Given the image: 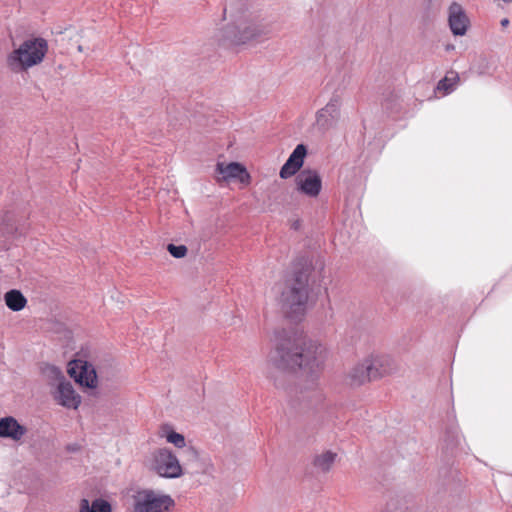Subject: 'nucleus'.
I'll list each match as a JSON object with an SVG mask.
<instances>
[{
	"mask_svg": "<svg viewBox=\"0 0 512 512\" xmlns=\"http://www.w3.org/2000/svg\"><path fill=\"white\" fill-rule=\"evenodd\" d=\"M276 348L271 355L273 364L282 370H304L312 381L324 362V348L304 338H291L285 330L276 331Z\"/></svg>",
	"mask_w": 512,
	"mask_h": 512,
	"instance_id": "nucleus-1",
	"label": "nucleus"
},
{
	"mask_svg": "<svg viewBox=\"0 0 512 512\" xmlns=\"http://www.w3.org/2000/svg\"><path fill=\"white\" fill-rule=\"evenodd\" d=\"M312 270V261L307 257H299L293 264L292 273L277 288L278 302L290 318H295L305 311Z\"/></svg>",
	"mask_w": 512,
	"mask_h": 512,
	"instance_id": "nucleus-2",
	"label": "nucleus"
},
{
	"mask_svg": "<svg viewBox=\"0 0 512 512\" xmlns=\"http://www.w3.org/2000/svg\"><path fill=\"white\" fill-rule=\"evenodd\" d=\"M47 51L48 43L44 38L25 40L19 48L8 55L7 65L14 72L27 70L41 63Z\"/></svg>",
	"mask_w": 512,
	"mask_h": 512,
	"instance_id": "nucleus-3",
	"label": "nucleus"
},
{
	"mask_svg": "<svg viewBox=\"0 0 512 512\" xmlns=\"http://www.w3.org/2000/svg\"><path fill=\"white\" fill-rule=\"evenodd\" d=\"M266 32L264 25L252 19L250 15L242 13L234 23L226 27L225 37L234 44H245Z\"/></svg>",
	"mask_w": 512,
	"mask_h": 512,
	"instance_id": "nucleus-4",
	"label": "nucleus"
},
{
	"mask_svg": "<svg viewBox=\"0 0 512 512\" xmlns=\"http://www.w3.org/2000/svg\"><path fill=\"white\" fill-rule=\"evenodd\" d=\"M175 506L170 495L154 490H140L134 496L133 512H169Z\"/></svg>",
	"mask_w": 512,
	"mask_h": 512,
	"instance_id": "nucleus-5",
	"label": "nucleus"
},
{
	"mask_svg": "<svg viewBox=\"0 0 512 512\" xmlns=\"http://www.w3.org/2000/svg\"><path fill=\"white\" fill-rule=\"evenodd\" d=\"M151 468L163 478L173 479L183 474L178 458L168 448H159L152 453Z\"/></svg>",
	"mask_w": 512,
	"mask_h": 512,
	"instance_id": "nucleus-6",
	"label": "nucleus"
},
{
	"mask_svg": "<svg viewBox=\"0 0 512 512\" xmlns=\"http://www.w3.org/2000/svg\"><path fill=\"white\" fill-rule=\"evenodd\" d=\"M49 371L56 378L61 379L54 393L55 400L63 407L77 409L81 403V397L75 392L72 383L65 379L62 371L58 367L50 366Z\"/></svg>",
	"mask_w": 512,
	"mask_h": 512,
	"instance_id": "nucleus-7",
	"label": "nucleus"
},
{
	"mask_svg": "<svg viewBox=\"0 0 512 512\" xmlns=\"http://www.w3.org/2000/svg\"><path fill=\"white\" fill-rule=\"evenodd\" d=\"M295 185L299 193L315 198L322 190V178L314 169H303L296 175Z\"/></svg>",
	"mask_w": 512,
	"mask_h": 512,
	"instance_id": "nucleus-8",
	"label": "nucleus"
},
{
	"mask_svg": "<svg viewBox=\"0 0 512 512\" xmlns=\"http://www.w3.org/2000/svg\"><path fill=\"white\" fill-rule=\"evenodd\" d=\"M341 105V96L339 94H333L325 107L317 111L316 123L321 130L326 131L336 126L340 119Z\"/></svg>",
	"mask_w": 512,
	"mask_h": 512,
	"instance_id": "nucleus-9",
	"label": "nucleus"
},
{
	"mask_svg": "<svg viewBox=\"0 0 512 512\" xmlns=\"http://www.w3.org/2000/svg\"><path fill=\"white\" fill-rule=\"evenodd\" d=\"M70 377L82 386L95 388L97 386V373L95 367L88 361L74 360L69 363Z\"/></svg>",
	"mask_w": 512,
	"mask_h": 512,
	"instance_id": "nucleus-10",
	"label": "nucleus"
},
{
	"mask_svg": "<svg viewBox=\"0 0 512 512\" xmlns=\"http://www.w3.org/2000/svg\"><path fill=\"white\" fill-rule=\"evenodd\" d=\"M366 359L370 368L372 380H377L392 373L397 367L395 360L390 355H371Z\"/></svg>",
	"mask_w": 512,
	"mask_h": 512,
	"instance_id": "nucleus-11",
	"label": "nucleus"
},
{
	"mask_svg": "<svg viewBox=\"0 0 512 512\" xmlns=\"http://www.w3.org/2000/svg\"><path fill=\"white\" fill-rule=\"evenodd\" d=\"M448 14L449 27L452 33L455 36L465 35L469 26V19L463 7L459 3L453 2L449 6Z\"/></svg>",
	"mask_w": 512,
	"mask_h": 512,
	"instance_id": "nucleus-12",
	"label": "nucleus"
},
{
	"mask_svg": "<svg viewBox=\"0 0 512 512\" xmlns=\"http://www.w3.org/2000/svg\"><path fill=\"white\" fill-rule=\"evenodd\" d=\"M216 172L219 175V181L238 179L241 183H245L250 178L245 167L237 162H231L227 165L224 163H217Z\"/></svg>",
	"mask_w": 512,
	"mask_h": 512,
	"instance_id": "nucleus-13",
	"label": "nucleus"
},
{
	"mask_svg": "<svg viewBox=\"0 0 512 512\" xmlns=\"http://www.w3.org/2000/svg\"><path fill=\"white\" fill-rule=\"evenodd\" d=\"M27 433L25 426L21 425L13 416L0 419V437L19 441Z\"/></svg>",
	"mask_w": 512,
	"mask_h": 512,
	"instance_id": "nucleus-14",
	"label": "nucleus"
},
{
	"mask_svg": "<svg viewBox=\"0 0 512 512\" xmlns=\"http://www.w3.org/2000/svg\"><path fill=\"white\" fill-rule=\"evenodd\" d=\"M348 379L352 386H360L366 382L373 381L367 359L351 369Z\"/></svg>",
	"mask_w": 512,
	"mask_h": 512,
	"instance_id": "nucleus-15",
	"label": "nucleus"
},
{
	"mask_svg": "<svg viewBox=\"0 0 512 512\" xmlns=\"http://www.w3.org/2000/svg\"><path fill=\"white\" fill-rule=\"evenodd\" d=\"M79 512H112L111 504L102 498H96L92 502L83 498L80 500Z\"/></svg>",
	"mask_w": 512,
	"mask_h": 512,
	"instance_id": "nucleus-16",
	"label": "nucleus"
},
{
	"mask_svg": "<svg viewBox=\"0 0 512 512\" xmlns=\"http://www.w3.org/2000/svg\"><path fill=\"white\" fill-rule=\"evenodd\" d=\"M4 301L6 306L15 312L22 310L27 304V299L22 292L17 289H12L6 292L4 295Z\"/></svg>",
	"mask_w": 512,
	"mask_h": 512,
	"instance_id": "nucleus-17",
	"label": "nucleus"
},
{
	"mask_svg": "<svg viewBox=\"0 0 512 512\" xmlns=\"http://www.w3.org/2000/svg\"><path fill=\"white\" fill-rule=\"evenodd\" d=\"M337 454L332 451H325L314 458L313 464L321 472H328L332 468Z\"/></svg>",
	"mask_w": 512,
	"mask_h": 512,
	"instance_id": "nucleus-18",
	"label": "nucleus"
},
{
	"mask_svg": "<svg viewBox=\"0 0 512 512\" xmlns=\"http://www.w3.org/2000/svg\"><path fill=\"white\" fill-rule=\"evenodd\" d=\"M162 432L166 440L177 448H182L186 445L184 436L175 432L169 425L162 426Z\"/></svg>",
	"mask_w": 512,
	"mask_h": 512,
	"instance_id": "nucleus-19",
	"label": "nucleus"
},
{
	"mask_svg": "<svg viewBox=\"0 0 512 512\" xmlns=\"http://www.w3.org/2000/svg\"><path fill=\"white\" fill-rule=\"evenodd\" d=\"M301 168L302 166L294 163L290 159H287L280 169L279 176L282 179H288L294 175H297Z\"/></svg>",
	"mask_w": 512,
	"mask_h": 512,
	"instance_id": "nucleus-20",
	"label": "nucleus"
},
{
	"mask_svg": "<svg viewBox=\"0 0 512 512\" xmlns=\"http://www.w3.org/2000/svg\"><path fill=\"white\" fill-rule=\"evenodd\" d=\"M307 155V148L304 144H298L293 152L290 154L288 159L293 161L294 163H297L300 166H303L304 159Z\"/></svg>",
	"mask_w": 512,
	"mask_h": 512,
	"instance_id": "nucleus-21",
	"label": "nucleus"
},
{
	"mask_svg": "<svg viewBox=\"0 0 512 512\" xmlns=\"http://www.w3.org/2000/svg\"><path fill=\"white\" fill-rule=\"evenodd\" d=\"M168 252L177 259L183 258L187 254V247L185 245H174L172 243L167 246Z\"/></svg>",
	"mask_w": 512,
	"mask_h": 512,
	"instance_id": "nucleus-22",
	"label": "nucleus"
},
{
	"mask_svg": "<svg viewBox=\"0 0 512 512\" xmlns=\"http://www.w3.org/2000/svg\"><path fill=\"white\" fill-rule=\"evenodd\" d=\"M458 79V75L455 74L453 78L445 77L442 80L438 82L437 89L438 90H444L445 93H450L453 91V81Z\"/></svg>",
	"mask_w": 512,
	"mask_h": 512,
	"instance_id": "nucleus-23",
	"label": "nucleus"
},
{
	"mask_svg": "<svg viewBox=\"0 0 512 512\" xmlns=\"http://www.w3.org/2000/svg\"><path fill=\"white\" fill-rule=\"evenodd\" d=\"M501 26L502 27H507L509 25V19L508 18H504L501 20Z\"/></svg>",
	"mask_w": 512,
	"mask_h": 512,
	"instance_id": "nucleus-24",
	"label": "nucleus"
},
{
	"mask_svg": "<svg viewBox=\"0 0 512 512\" xmlns=\"http://www.w3.org/2000/svg\"><path fill=\"white\" fill-rule=\"evenodd\" d=\"M298 226H299V223H298V222H295V223L293 224V228H294V229H297V228H298Z\"/></svg>",
	"mask_w": 512,
	"mask_h": 512,
	"instance_id": "nucleus-25",
	"label": "nucleus"
},
{
	"mask_svg": "<svg viewBox=\"0 0 512 512\" xmlns=\"http://www.w3.org/2000/svg\"><path fill=\"white\" fill-rule=\"evenodd\" d=\"M502 1L505 2V3H511L512 2V0H502Z\"/></svg>",
	"mask_w": 512,
	"mask_h": 512,
	"instance_id": "nucleus-26",
	"label": "nucleus"
}]
</instances>
